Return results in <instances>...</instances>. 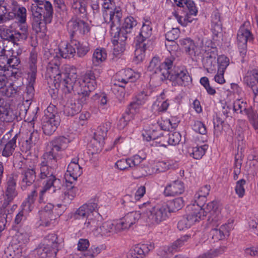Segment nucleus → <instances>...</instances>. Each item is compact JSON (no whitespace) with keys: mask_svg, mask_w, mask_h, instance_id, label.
Instances as JSON below:
<instances>
[{"mask_svg":"<svg viewBox=\"0 0 258 258\" xmlns=\"http://www.w3.org/2000/svg\"><path fill=\"white\" fill-rule=\"evenodd\" d=\"M64 78L60 82L64 86V93H70L73 91L79 95L78 102L71 101L67 103L64 106L63 112L66 116H73L80 112L83 105L87 103V100L90 93L94 91L97 86L94 73L88 71L80 81L76 80L77 76L75 74H63Z\"/></svg>","mask_w":258,"mask_h":258,"instance_id":"f257e3e1","label":"nucleus"},{"mask_svg":"<svg viewBox=\"0 0 258 258\" xmlns=\"http://www.w3.org/2000/svg\"><path fill=\"white\" fill-rule=\"evenodd\" d=\"M30 7L33 18L32 28L36 33L44 32L47 24L51 22L53 10L52 4L46 0H32Z\"/></svg>","mask_w":258,"mask_h":258,"instance_id":"f03ea898","label":"nucleus"},{"mask_svg":"<svg viewBox=\"0 0 258 258\" xmlns=\"http://www.w3.org/2000/svg\"><path fill=\"white\" fill-rule=\"evenodd\" d=\"M58 167L57 160L52 155L44 154L42 160L39 164V177L45 179L43 184L44 185L52 187V192H59L62 183L56 177V169Z\"/></svg>","mask_w":258,"mask_h":258,"instance_id":"7ed1b4c3","label":"nucleus"},{"mask_svg":"<svg viewBox=\"0 0 258 258\" xmlns=\"http://www.w3.org/2000/svg\"><path fill=\"white\" fill-rule=\"evenodd\" d=\"M206 201L207 197L195 195V203L187 207L188 210L194 211L200 208L204 211L203 218L206 216V213H208L209 214L208 224L211 226H217L222 218L219 203L217 201H213L209 203L205 208H203Z\"/></svg>","mask_w":258,"mask_h":258,"instance_id":"20e7f679","label":"nucleus"},{"mask_svg":"<svg viewBox=\"0 0 258 258\" xmlns=\"http://www.w3.org/2000/svg\"><path fill=\"white\" fill-rule=\"evenodd\" d=\"M139 207L142 211V218L149 224H159L165 220L169 214L166 203L153 207L151 202L148 201L139 205Z\"/></svg>","mask_w":258,"mask_h":258,"instance_id":"39448f33","label":"nucleus"},{"mask_svg":"<svg viewBox=\"0 0 258 258\" xmlns=\"http://www.w3.org/2000/svg\"><path fill=\"white\" fill-rule=\"evenodd\" d=\"M137 25V21L133 17L126 18L121 28H113L110 33L112 37V43L115 46L114 50L122 52L124 50V41L127 39V34L131 33L133 28Z\"/></svg>","mask_w":258,"mask_h":258,"instance_id":"423d86ee","label":"nucleus"},{"mask_svg":"<svg viewBox=\"0 0 258 258\" xmlns=\"http://www.w3.org/2000/svg\"><path fill=\"white\" fill-rule=\"evenodd\" d=\"M139 78L138 74L135 73L131 69L122 70L117 72L113 79V84L115 87L114 91L119 98H124L126 93H129L131 84Z\"/></svg>","mask_w":258,"mask_h":258,"instance_id":"0eeeda50","label":"nucleus"},{"mask_svg":"<svg viewBox=\"0 0 258 258\" xmlns=\"http://www.w3.org/2000/svg\"><path fill=\"white\" fill-rule=\"evenodd\" d=\"M169 70H164L161 80L169 79L173 86H185L191 82V78L185 67L174 66L171 71Z\"/></svg>","mask_w":258,"mask_h":258,"instance_id":"6e6552de","label":"nucleus"},{"mask_svg":"<svg viewBox=\"0 0 258 258\" xmlns=\"http://www.w3.org/2000/svg\"><path fill=\"white\" fill-rule=\"evenodd\" d=\"M60 117L55 107L48 106L42 120V130L46 135H52L56 130L60 123Z\"/></svg>","mask_w":258,"mask_h":258,"instance_id":"1a4fd4ad","label":"nucleus"},{"mask_svg":"<svg viewBox=\"0 0 258 258\" xmlns=\"http://www.w3.org/2000/svg\"><path fill=\"white\" fill-rule=\"evenodd\" d=\"M175 58L173 56L166 58L165 60L161 63L159 57L155 56L150 61L148 67V71L153 74H158L161 79L162 73L164 69L170 70L172 66Z\"/></svg>","mask_w":258,"mask_h":258,"instance_id":"9d476101","label":"nucleus"},{"mask_svg":"<svg viewBox=\"0 0 258 258\" xmlns=\"http://www.w3.org/2000/svg\"><path fill=\"white\" fill-rule=\"evenodd\" d=\"M67 30L70 37L73 39L78 33L86 34L90 31V28L87 23L80 18L74 16L68 22Z\"/></svg>","mask_w":258,"mask_h":258,"instance_id":"9b49d317","label":"nucleus"},{"mask_svg":"<svg viewBox=\"0 0 258 258\" xmlns=\"http://www.w3.org/2000/svg\"><path fill=\"white\" fill-rule=\"evenodd\" d=\"M190 211L186 217H182L178 222L177 228L179 230L188 229L195 222L203 219L204 211L200 208L194 211Z\"/></svg>","mask_w":258,"mask_h":258,"instance_id":"f8f14e48","label":"nucleus"},{"mask_svg":"<svg viewBox=\"0 0 258 258\" xmlns=\"http://www.w3.org/2000/svg\"><path fill=\"white\" fill-rule=\"evenodd\" d=\"M246 24L247 23L245 22L240 27L237 35L238 49L242 55L245 54L246 52L247 42L252 41L253 39L252 33L247 28H245Z\"/></svg>","mask_w":258,"mask_h":258,"instance_id":"ddd939ff","label":"nucleus"},{"mask_svg":"<svg viewBox=\"0 0 258 258\" xmlns=\"http://www.w3.org/2000/svg\"><path fill=\"white\" fill-rule=\"evenodd\" d=\"M98 204L95 200L83 204L75 212L73 216L74 219L85 220V219L89 217L91 214L98 212Z\"/></svg>","mask_w":258,"mask_h":258,"instance_id":"4468645a","label":"nucleus"},{"mask_svg":"<svg viewBox=\"0 0 258 258\" xmlns=\"http://www.w3.org/2000/svg\"><path fill=\"white\" fill-rule=\"evenodd\" d=\"M20 168L22 169L20 184L21 188L24 190L34 183L36 179V172L33 167L24 166Z\"/></svg>","mask_w":258,"mask_h":258,"instance_id":"2eb2a0df","label":"nucleus"},{"mask_svg":"<svg viewBox=\"0 0 258 258\" xmlns=\"http://www.w3.org/2000/svg\"><path fill=\"white\" fill-rule=\"evenodd\" d=\"M79 158H74L68 166L64 177L67 182L72 183L82 174L81 167L78 163Z\"/></svg>","mask_w":258,"mask_h":258,"instance_id":"dca6fc26","label":"nucleus"},{"mask_svg":"<svg viewBox=\"0 0 258 258\" xmlns=\"http://www.w3.org/2000/svg\"><path fill=\"white\" fill-rule=\"evenodd\" d=\"M190 235H185L181 236L171 244L161 247L158 251V255L162 257L168 256L177 251L178 249L182 246L190 238Z\"/></svg>","mask_w":258,"mask_h":258,"instance_id":"f3484780","label":"nucleus"},{"mask_svg":"<svg viewBox=\"0 0 258 258\" xmlns=\"http://www.w3.org/2000/svg\"><path fill=\"white\" fill-rule=\"evenodd\" d=\"M18 192L16 188V182L12 177L7 181L5 191L3 194V203L2 207L5 209L12 203L17 196Z\"/></svg>","mask_w":258,"mask_h":258,"instance_id":"a211bd4d","label":"nucleus"},{"mask_svg":"<svg viewBox=\"0 0 258 258\" xmlns=\"http://www.w3.org/2000/svg\"><path fill=\"white\" fill-rule=\"evenodd\" d=\"M117 221H107L96 229L97 232L101 236L108 237L121 232Z\"/></svg>","mask_w":258,"mask_h":258,"instance_id":"6ab92c4d","label":"nucleus"},{"mask_svg":"<svg viewBox=\"0 0 258 258\" xmlns=\"http://www.w3.org/2000/svg\"><path fill=\"white\" fill-rule=\"evenodd\" d=\"M70 140L64 136L58 137L50 143V151L45 154L52 155L54 158L57 159V153L64 150L68 147Z\"/></svg>","mask_w":258,"mask_h":258,"instance_id":"aec40b11","label":"nucleus"},{"mask_svg":"<svg viewBox=\"0 0 258 258\" xmlns=\"http://www.w3.org/2000/svg\"><path fill=\"white\" fill-rule=\"evenodd\" d=\"M142 217V213L139 212H132L126 214L118 221L121 231L128 229Z\"/></svg>","mask_w":258,"mask_h":258,"instance_id":"412c9836","label":"nucleus"},{"mask_svg":"<svg viewBox=\"0 0 258 258\" xmlns=\"http://www.w3.org/2000/svg\"><path fill=\"white\" fill-rule=\"evenodd\" d=\"M236 134L237 137V149L238 153L235 154L234 169L240 170L241 171V165L242 163V150L244 145V136L242 129H238Z\"/></svg>","mask_w":258,"mask_h":258,"instance_id":"4be33fe9","label":"nucleus"},{"mask_svg":"<svg viewBox=\"0 0 258 258\" xmlns=\"http://www.w3.org/2000/svg\"><path fill=\"white\" fill-rule=\"evenodd\" d=\"M154 248V243L153 242L137 244L131 250L128 258H144Z\"/></svg>","mask_w":258,"mask_h":258,"instance_id":"5701e85b","label":"nucleus"},{"mask_svg":"<svg viewBox=\"0 0 258 258\" xmlns=\"http://www.w3.org/2000/svg\"><path fill=\"white\" fill-rule=\"evenodd\" d=\"M243 81L251 89L254 97L258 95V70L248 71L243 78Z\"/></svg>","mask_w":258,"mask_h":258,"instance_id":"b1692460","label":"nucleus"},{"mask_svg":"<svg viewBox=\"0 0 258 258\" xmlns=\"http://www.w3.org/2000/svg\"><path fill=\"white\" fill-rule=\"evenodd\" d=\"M59 192H53L64 203H70L76 196L78 189L74 186H68L65 187L62 184Z\"/></svg>","mask_w":258,"mask_h":258,"instance_id":"393cba45","label":"nucleus"},{"mask_svg":"<svg viewBox=\"0 0 258 258\" xmlns=\"http://www.w3.org/2000/svg\"><path fill=\"white\" fill-rule=\"evenodd\" d=\"M184 190L183 183L180 180H175L166 186L164 194L166 197L175 196L182 194Z\"/></svg>","mask_w":258,"mask_h":258,"instance_id":"a878e982","label":"nucleus"},{"mask_svg":"<svg viewBox=\"0 0 258 258\" xmlns=\"http://www.w3.org/2000/svg\"><path fill=\"white\" fill-rule=\"evenodd\" d=\"M152 44V42L146 41L145 42H137L136 40V49L135 51V57L134 61L136 63H139L142 61L145 58V51L150 48Z\"/></svg>","mask_w":258,"mask_h":258,"instance_id":"bb28decb","label":"nucleus"},{"mask_svg":"<svg viewBox=\"0 0 258 258\" xmlns=\"http://www.w3.org/2000/svg\"><path fill=\"white\" fill-rule=\"evenodd\" d=\"M143 159L140 156L136 155L132 158L127 159H122L116 162L115 165L117 168L121 170L127 169L135 165L140 164Z\"/></svg>","mask_w":258,"mask_h":258,"instance_id":"cd10ccee","label":"nucleus"},{"mask_svg":"<svg viewBox=\"0 0 258 258\" xmlns=\"http://www.w3.org/2000/svg\"><path fill=\"white\" fill-rule=\"evenodd\" d=\"M31 233L30 227L25 226L19 229L13 238V241L22 245L25 244L29 242Z\"/></svg>","mask_w":258,"mask_h":258,"instance_id":"c85d7f7f","label":"nucleus"},{"mask_svg":"<svg viewBox=\"0 0 258 258\" xmlns=\"http://www.w3.org/2000/svg\"><path fill=\"white\" fill-rule=\"evenodd\" d=\"M84 225L83 228L86 230H94L96 231V229L98 228V225L100 222V215L98 212L94 213L90 215L89 217L83 220Z\"/></svg>","mask_w":258,"mask_h":258,"instance_id":"c756f323","label":"nucleus"},{"mask_svg":"<svg viewBox=\"0 0 258 258\" xmlns=\"http://www.w3.org/2000/svg\"><path fill=\"white\" fill-rule=\"evenodd\" d=\"M34 253L41 258H52L56 256L57 250L51 248L49 245L42 244L34 250Z\"/></svg>","mask_w":258,"mask_h":258,"instance_id":"7c9ffc66","label":"nucleus"},{"mask_svg":"<svg viewBox=\"0 0 258 258\" xmlns=\"http://www.w3.org/2000/svg\"><path fill=\"white\" fill-rule=\"evenodd\" d=\"M110 127L111 123L109 122H106L99 126L94 133V140L98 141L101 146L103 145L104 141Z\"/></svg>","mask_w":258,"mask_h":258,"instance_id":"2f4dec72","label":"nucleus"},{"mask_svg":"<svg viewBox=\"0 0 258 258\" xmlns=\"http://www.w3.org/2000/svg\"><path fill=\"white\" fill-rule=\"evenodd\" d=\"M2 59L5 60V62H7V64L13 69V70L10 71V75L11 77H14L15 78H17L20 77L21 73L18 71V69L15 68V67L18 66L20 62V61L18 57L13 56L11 58H8L5 55H2L0 57V60Z\"/></svg>","mask_w":258,"mask_h":258,"instance_id":"473e14b6","label":"nucleus"},{"mask_svg":"<svg viewBox=\"0 0 258 258\" xmlns=\"http://www.w3.org/2000/svg\"><path fill=\"white\" fill-rule=\"evenodd\" d=\"M211 30L214 37H218L222 33V23L220 13L214 11L211 18Z\"/></svg>","mask_w":258,"mask_h":258,"instance_id":"72a5a7b5","label":"nucleus"},{"mask_svg":"<svg viewBox=\"0 0 258 258\" xmlns=\"http://www.w3.org/2000/svg\"><path fill=\"white\" fill-rule=\"evenodd\" d=\"M184 50L191 57L199 55L201 53L200 49L195 45L193 41L190 38H186L181 40Z\"/></svg>","mask_w":258,"mask_h":258,"instance_id":"f704fd0d","label":"nucleus"},{"mask_svg":"<svg viewBox=\"0 0 258 258\" xmlns=\"http://www.w3.org/2000/svg\"><path fill=\"white\" fill-rule=\"evenodd\" d=\"M72 43H62L59 46L58 51L60 56L64 58L73 57L76 53V48Z\"/></svg>","mask_w":258,"mask_h":258,"instance_id":"c9c22d12","label":"nucleus"},{"mask_svg":"<svg viewBox=\"0 0 258 258\" xmlns=\"http://www.w3.org/2000/svg\"><path fill=\"white\" fill-rule=\"evenodd\" d=\"M151 22L148 21L143 23L141 30L139 36L137 37V42H145L149 41L151 42L149 39L152 35V28L150 26Z\"/></svg>","mask_w":258,"mask_h":258,"instance_id":"e433bc0d","label":"nucleus"},{"mask_svg":"<svg viewBox=\"0 0 258 258\" xmlns=\"http://www.w3.org/2000/svg\"><path fill=\"white\" fill-rule=\"evenodd\" d=\"M105 244L92 245L91 247L84 253L85 258H95L103 250L106 249Z\"/></svg>","mask_w":258,"mask_h":258,"instance_id":"4c0bfd02","label":"nucleus"},{"mask_svg":"<svg viewBox=\"0 0 258 258\" xmlns=\"http://www.w3.org/2000/svg\"><path fill=\"white\" fill-rule=\"evenodd\" d=\"M4 100L3 99V103L0 105V119L4 122H12L15 119V115L13 110L9 107L2 106Z\"/></svg>","mask_w":258,"mask_h":258,"instance_id":"58836bf2","label":"nucleus"},{"mask_svg":"<svg viewBox=\"0 0 258 258\" xmlns=\"http://www.w3.org/2000/svg\"><path fill=\"white\" fill-rule=\"evenodd\" d=\"M173 5L179 7L184 8L185 6L189 10L191 14L196 15L198 13V10L195 6L194 2L191 0H170Z\"/></svg>","mask_w":258,"mask_h":258,"instance_id":"ea45409f","label":"nucleus"},{"mask_svg":"<svg viewBox=\"0 0 258 258\" xmlns=\"http://www.w3.org/2000/svg\"><path fill=\"white\" fill-rule=\"evenodd\" d=\"M109 21L111 23L110 29L112 27L118 28L120 26L122 13L119 8H115L113 11L109 12Z\"/></svg>","mask_w":258,"mask_h":258,"instance_id":"a19ab883","label":"nucleus"},{"mask_svg":"<svg viewBox=\"0 0 258 258\" xmlns=\"http://www.w3.org/2000/svg\"><path fill=\"white\" fill-rule=\"evenodd\" d=\"M19 135V134H15L12 139L6 144L2 152L3 156L8 157L13 154L16 147V141Z\"/></svg>","mask_w":258,"mask_h":258,"instance_id":"79ce46f5","label":"nucleus"},{"mask_svg":"<svg viewBox=\"0 0 258 258\" xmlns=\"http://www.w3.org/2000/svg\"><path fill=\"white\" fill-rule=\"evenodd\" d=\"M59 61L57 59L54 58L49 62L47 66V71L48 74L54 78L57 77L58 80L59 77L61 76L59 71Z\"/></svg>","mask_w":258,"mask_h":258,"instance_id":"37998d69","label":"nucleus"},{"mask_svg":"<svg viewBox=\"0 0 258 258\" xmlns=\"http://www.w3.org/2000/svg\"><path fill=\"white\" fill-rule=\"evenodd\" d=\"M37 61V53L34 51L31 52L29 58V71L28 73V76H31V80H33L34 77H36Z\"/></svg>","mask_w":258,"mask_h":258,"instance_id":"c03bdc74","label":"nucleus"},{"mask_svg":"<svg viewBox=\"0 0 258 258\" xmlns=\"http://www.w3.org/2000/svg\"><path fill=\"white\" fill-rule=\"evenodd\" d=\"M37 197V192L36 190H33L28 195L27 198L22 204L23 209L26 212H31L33 208V204Z\"/></svg>","mask_w":258,"mask_h":258,"instance_id":"a18cd8bd","label":"nucleus"},{"mask_svg":"<svg viewBox=\"0 0 258 258\" xmlns=\"http://www.w3.org/2000/svg\"><path fill=\"white\" fill-rule=\"evenodd\" d=\"M107 57L106 50L103 48H97L93 53L92 61L93 64L97 66L104 61Z\"/></svg>","mask_w":258,"mask_h":258,"instance_id":"49530a36","label":"nucleus"},{"mask_svg":"<svg viewBox=\"0 0 258 258\" xmlns=\"http://www.w3.org/2000/svg\"><path fill=\"white\" fill-rule=\"evenodd\" d=\"M221 220L220 221L219 224L217 226H211L207 224V225L209 227L212 228L210 234L214 241L224 239L226 237L225 236L226 231L223 232L222 228L217 229L216 228L221 223Z\"/></svg>","mask_w":258,"mask_h":258,"instance_id":"de8ad7c7","label":"nucleus"},{"mask_svg":"<svg viewBox=\"0 0 258 258\" xmlns=\"http://www.w3.org/2000/svg\"><path fill=\"white\" fill-rule=\"evenodd\" d=\"M131 168L133 169L132 175L136 179L145 176L149 174L147 170L148 167L142 164V162L137 165L132 167Z\"/></svg>","mask_w":258,"mask_h":258,"instance_id":"09e8293b","label":"nucleus"},{"mask_svg":"<svg viewBox=\"0 0 258 258\" xmlns=\"http://www.w3.org/2000/svg\"><path fill=\"white\" fill-rule=\"evenodd\" d=\"M251 106H248L246 102L241 99L236 100L233 103V108L234 111L242 114L248 113V110Z\"/></svg>","mask_w":258,"mask_h":258,"instance_id":"8fccbe9b","label":"nucleus"},{"mask_svg":"<svg viewBox=\"0 0 258 258\" xmlns=\"http://www.w3.org/2000/svg\"><path fill=\"white\" fill-rule=\"evenodd\" d=\"M72 43L77 49V54L79 57L84 56L90 50L89 44L87 43H81L75 39L72 40Z\"/></svg>","mask_w":258,"mask_h":258,"instance_id":"3c124183","label":"nucleus"},{"mask_svg":"<svg viewBox=\"0 0 258 258\" xmlns=\"http://www.w3.org/2000/svg\"><path fill=\"white\" fill-rule=\"evenodd\" d=\"M27 80L29 83L26 87V91L24 94V98H26V101L31 100L34 95V84L35 83L36 77H34L33 80H31V76H28Z\"/></svg>","mask_w":258,"mask_h":258,"instance_id":"603ef678","label":"nucleus"},{"mask_svg":"<svg viewBox=\"0 0 258 258\" xmlns=\"http://www.w3.org/2000/svg\"><path fill=\"white\" fill-rule=\"evenodd\" d=\"M166 204H167L170 213L181 209L183 207L184 202L182 198H179L166 203Z\"/></svg>","mask_w":258,"mask_h":258,"instance_id":"864d4df0","label":"nucleus"},{"mask_svg":"<svg viewBox=\"0 0 258 258\" xmlns=\"http://www.w3.org/2000/svg\"><path fill=\"white\" fill-rule=\"evenodd\" d=\"M179 30L178 28H172L171 30L167 32L165 35L166 39L168 42H171L174 49H177L178 45L174 41L179 36Z\"/></svg>","mask_w":258,"mask_h":258,"instance_id":"5fc2aeb1","label":"nucleus"},{"mask_svg":"<svg viewBox=\"0 0 258 258\" xmlns=\"http://www.w3.org/2000/svg\"><path fill=\"white\" fill-rule=\"evenodd\" d=\"M27 136L25 140L26 149L30 150L32 145L35 144L38 141L39 135L37 131H33L32 132H30L28 133Z\"/></svg>","mask_w":258,"mask_h":258,"instance_id":"6e6d98bb","label":"nucleus"},{"mask_svg":"<svg viewBox=\"0 0 258 258\" xmlns=\"http://www.w3.org/2000/svg\"><path fill=\"white\" fill-rule=\"evenodd\" d=\"M47 243L45 245H49V246L58 251V246L60 242V240L58 239L57 235L55 233L48 234L46 237Z\"/></svg>","mask_w":258,"mask_h":258,"instance_id":"4d7b16f0","label":"nucleus"},{"mask_svg":"<svg viewBox=\"0 0 258 258\" xmlns=\"http://www.w3.org/2000/svg\"><path fill=\"white\" fill-rule=\"evenodd\" d=\"M20 30L21 32L17 31L16 33L14 38L20 41H24L28 38L29 32L28 30V26L25 23L20 24Z\"/></svg>","mask_w":258,"mask_h":258,"instance_id":"13d9d810","label":"nucleus"},{"mask_svg":"<svg viewBox=\"0 0 258 258\" xmlns=\"http://www.w3.org/2000/svg\"><path fill=\"white\" fill-rule=\"evenodd\" d=\"M208 146L204 145L201 146H196L192 149V152L190 154L192 155L194 158L196 159H201L205 154L206 151L208 149Z\"/></svg>","mask_w":258,"mask_h":258,"instance_id":"bf43d9fd","label":"nucleus"},{"mask_svg":"<svg viewBox=\"0 0 258 258\" xmlns=\"http://www.w3.org/2000/svg\"><path fill=\"white\" fill-rule=\"evenodd\" d=\"M18 89V87H14L13 84H11L5 88H3L0 91L3 95L8 97H12L15 96L19 93Z\"/></svg>","mask_w":258,"mask_h":258,"instance_id":"052dcab7","label":"nucleus"},{"mask_svg":"<svg viewBox=\"0 0 258 258\" xmlns=\"http://www.w3.org/2000/svg\"><path fill=\"white\" fill-rule=\"evenodd\" d=\"M16 19L20 24H24L26 22L27 18V10L26 9L21 6L15 12Z\"/></svg>","mask_w":258,"mask_h":258,"instance_id":"680f3d73","label":"nucleus"},{"mask_svg":"<svg viewBox=\"0 0 258 258\" xmlns=\"http://www.w3.org/2000/svg\"><path fill=\"white\" fill-rule=\"evenodd\" d=\"M218 68L220 73L225 72V70L229 64V58L225 55H220L218 57Z\"/></svg>","mask_w":258,"mask_h":258,"instance_id":"e2e57ef3","label":"nucleus"},{"mask_svg":"<svg viewBox=\"0 0 258 258\" xmlns=\"http://www.w3.org/2000/svg\"><path fill=\"white\" fill-rule=\"evenodd\" d=\"M141 95H139L138 96L136 101H132L130 104L128 108L129 111L128 112H129L131 115H132L133 117L135 112L137 111V110L139 108V106L143 103V98H141Z\"/></svg>","mask_w":258,"mask_h":258,"instance_id":"0e129e2a","label":"nucleus"},{"mask_svg":"<svg viewBox=\"0 0 258 258\" xmlns=\"http://www.w3.org/2000/svg\"><path fill=\"white\" fill-rule=\"evenodd\" d=\"M133 118L132 115H131L129 112H126L118 120L117 125L118 128L119 130L123 129L127 125L128 122Z\"/></svg>","mask_w":258,"mask_h":258,"instance_id":"69168bd1","label":"nucleus"},{"mask_svg":"<svg viewBox=\"0 0 258 258\" xmlns=\"http://www.w3.org/2000/svg\"><path fill=\"white\" fill-rule=\"evenodd\" d=\"M39 215L40 220L42 222L41 224L45 226H49L50 222L54 218L53 213L39 212Z\"/></svg>","mask_w":258,"mask_h":258,"instance_id":"338daca9","label":"nucleus"},{"mask_svg":"<svg viewBox=\"0 0 258 258\" xmlns=\"http://www.w3.org/2000/svg\"><path fill=\"white\" fill-rule=\"evenodd\" d=\"M248 113H245L247 115L250 121L255 130H258V115L253 112L251 107L248 110Z\"/></svg>","mask_w":258,"mask_h":258,"instance_id":"774afa93","label":"nucleus"}]
</instances>
